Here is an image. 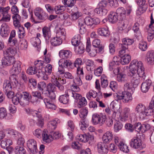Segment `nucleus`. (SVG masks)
Masks as SVG:
<instances>
[{
    "label": "nucleus",
    "mask_w": 154,
    "mask_h": 154,
    "mask_svg": "<svg viewBox=\"0 0 154 154\" xmlns=\"http://www.w3.org/2000/svg\"><path fill=\"white\" fill-rule=\"evenodd\" d=\"M36 116H35L38 118L37 124L39 126L42 127L44 124V119L39 113H38V114H36Z\"/></svg>",
    "instance_id": "obj_58"
},
{
    "label": "nucleus",
    "mask_w": 154,
    "mask_h": 154,
    "mask_svg": "<svg viewBox=\"0 0 154 154\" xmlns=\"http://www.w3.org/2000/svg\"><path fill=\"white\" fill-rule=\"evenodd\" d=\"M59 66L60 67L65 68H68L69 67L71 68L72 64L71 61L69 60L60 59L58 62Z\"/></svg>",
    "instance_id": "obj_23"
},
{
    "label": "nucleus",
    "mask_w": 154,
    "mask_h": 154,
    "mask_svg": "<svg viewBox=\"0 0 154 154\" xmlns=\"http://www.w3.org/2000/svg\"><path fill=\"white\" fill-rule=\"evenodd\" d=\"M16 51L12 47L8 48L5 51H3V55L4 57L12 56L14 55Z\"/></svg>",
    "instance_id": "obj_37"
},
{
    "label": "nucleus",
    "mask_w": 154,
    "mask_h": 154,
    "mask_svg": "<svg viewBox=\"0 0 154 154\" xmlns=\"http://www.w3.org/2000/svg\"><path fill=\"white\" fill-rule=\"evenodd\" d=\"M85 63L86 65V69L88 71H93L94 67V62L91 60L87 59L85 61Z\"/></svg>",
    "instance_id": "obj_38"
},
{
    "label": "nucleus",
    "mask_w": 154,
    "mask_h": 154,
    "mask_svg": "<svg viewBox=\"0 0 154 154\" xmlns=\"http://www.w3.org/2000/svg\"><path fill=\"white\" fill-rule=\"evenodd\" d=\"M84 24L85 23L87 26H91L93 24H97L100 23L99 19L96 18H92L88 17H86L84 19Z\"/></svg>",
    "instance_id": "obj_20"
},
{
    "label": "nucleus",
    "mask_w": 154,
    "mask_h": 154,
    "mask_svg": "<svg viewBox=\"0 0 154 154\" xmlns=\"http://www.w3.org/2000/svg\"><path fill=\"white\" fill-rule=\"evenodd\" d=\"M145 61L146 63L149 65L154 64V51H148L146 55Z\"/></svg>",
    "instance_id": "obj_13"
},
{
    "label": "nucleus",
    "mask_w": 154,
    "mask_h": 154,
    "mask_svg": "<svg viewBox=\"0 0 154 154\" xmlns=\"http://www.w3.org/2000/svg\"><path fill=\"white\" fill-rule=\"evenodd\" d=\"M27 146L31 152L34 153L37 152L36 141L33 139H30L27 143Z\"/></svg>",
    "instance_id": "obj_15"
},
{
    "label": "nucleus",
    "mask_w": 154,
    "mask_h": 154,
    "mask_svg": "<svg viewBox=\"0 0 154 154\" xmlns=\"http://www.w3.org/2000/svg\"><path fill=\"white\" fill-rule=\"evenodd\" d=\"M70 95L66 91L65 94L60 96L59 98L60 102L63 104H67L69 103V97Z\"/></svg>",
    "instance_id": "obj_26"
},
{
    "label": "nucleus",
    "mask_w": 154,
    "mask_h": 154,
    "mask_svg": "<svg viewBox=\"0 0 154 154\" xmlns=\"http://www.w3.org/2000/svg\"><path fill=\"white\" fill-rule=\"evenodd\" d=\"M31 42L32 44L34 46L36 47L38 45L41 43L39 38H32L31 39Z\"/></svg>",
    "instance_id": "obj_63"
},
{
    "label": "nucleus",
    "mask_w": 154,
    "mask_h": 154,
    "mask_svg": "<svg viewBox=\"0 0 154 154\" xmlns=\"http://www.w3.org/2000/svg\"><path fill=\"white\" fill-rule=\"evenodd\" d=\"M97 151L99 154H107L108 146L104 143L100 142L97 144Z\"/></svg>",
    "instance_id": "obj_14"
},
{
    "label": "nucleus",
    "mask_w": 154,
    "mask_h": 154,
    "mask_svg": "<svg viewBox=\"0 0 154 154\" xmlns=\"http://www.w3.org/2000/svg\"><path fill=\"white\" fill-rule=\"evenodd\" d=\"M12 144L10 140L5 139L2 140L1 142V147L3 149L5 148L6 147L9 146Z\"/></svg>",
    "instance_id": "obj_55"
},
{
    "label": "nucleus",
    "mask_w": 154,
    "mask_h": 154,
    "mask_svg": "<svg viewBox=\"0 0 154 154\" xmlns=\"http://www.w3.org/2000/svg\"><path fill=\"white\" fill-rule=\"evenodd\" d=\"M116 79L119 82L124 83L127 81L128 78L126 74L121 73L117 75Z\"/></svg>",
    "instance_id": "obj_40"
},
{
    "label": "nucleus",
    "mask_w": 154,
    "mask_h": 154,
    "mask_svg": "<svg viewBox=\"0 0 154 154\" xmlns=\"http://www.w3.org/2000/svg\"><path fill=\"white\" fill-rule=\"evenodd\" d=\"M66 35L65 30L63 28H59L57 29L56 31V36L59 38H61V39L64 37Z\"/></svg>",
    "instance_id": "obj_41"
},
{
    "label": "nucleus",
    "mask_w": 154,
    "mask_h": 154,
    "mask_svg": "<svg viewBox=\"0 0 154 154\" xmlns=\"http://www.w3.org/2000/svg\"><path fill=\"white\" fill-rule=\"evenodd\" d=\"M43 70L44 68H42V67L41 69H37L36 74L38 78H41L43 79L46 80L48 79V77Z\"/></svg>",
    "instance_id": "obj_30"
},
{
    "label": "nucleus",
    "mask_w": 154,
    "mask_h": 154,
    "mask_svg": "<svg viewBox=\"0 0 154 154\" xmlns=\"http://www.w3.org/2000/svg\"><path fill=\"white\" fill-rule=\"evenodd\" d=\"M43 35L47 43H49V40L51 38V34L50 28L47 26L44 27L42 29Z\"/></svg>",
    "instance_id": "obj_19"
},
{
    "label": "nucleus",
    "mask_w": 154,
    "mask_h": 154,
    "mask_svg": "<svg viewBox=\"0 0 154 154\" xmlns=\"http://www.w3.org/2000/svg\"><path fill=\"white\" fill-rule=\"evenodd\" d=\"M58 120V119H56L50 121L48 124V127L52 130H54L56 128Z\"/></svg>",
    "instance_id": "obj_50"
},
{
    "label": "nucleus",
    "mask_w": 154,
    "mask_h": 154,
    "mask_svg": "<svg viewBox=\"0 0 154 154\" xmlns=\"http://www.w3.org/2000/svg\"><path fill=\"white\" fill-rule=\"evenodd\" d=\"M44 102L48 108L54 110L56 109V106L52 103L51 101L49 100L48 99L45 98L44 99Z\"/></svg>",
    "instance_id": "obj_43"
},
{
    "label": "nucleus",
    "mask_w": 154,
    "mask_h": 154,
    "mask_svg": "<svg viewBox=\"0 0 154 154\" xmlns=\"http://www.w3.org/2000/svg\"><path fill=\"white\" fill-rule=\"evenodd\" d=\"M94 11L101 16H105L107 13V10L106 9L99 7L95 8Z\"/></svg>",
    "instance_id": "obj_44"
},
{
    "label": "nucleus",
    "mask_w": 154,
    "mask_h": 154,
    "mask_svg": "<svg viewBox=\"0 0 154 154\" xmlns=\"http://www.w3.org/2000/svg\"><path fill=\"white\" fill-rule=\"evenodd\" d=\"M136 71V74L137 75L140 77H141L145 79L146 77L145 70L143 65L141 61H138L136 60H132L130 63L129 71L131 70Z\"/></svg>",
    "instance_id": "obj_1"
},
{
    "label": "nucleus",
    "mask_w": 154,
    "mask_h": 154,
    "mask_svg": "<svg viewBox=\"0 0 154 154\" xmlns=\"http://www.w3.org/2000/svg\"><path fill=\"white\" fill-rule=\"evenodd\" d=\"M113 134L112 132L109 131H107L103 135V141L106 143H109L112 140Z\"/></svg>",
    "instance_id": "obj_28"
},
{
    "label": "nucleus",
    "mask_w": 154,
    "mask_h": 154,
    "mask_svg": "<svg viewBox=\"0 0 154 154\" xmlns=\"http://www.w3.org/2000/svg\"><path fill=\"white\" fill-rule=\"evenodd\" d=\"M136 72L132 70L131 72L129 71L128 74V76L131 77V82L134 87L137 86L140 82V77L136 74Z\"/></svg>",
    "instance_id": "obj_11"
},
{
    "label": "nucleus",
    "mask_w": 154,
    "mask_h": 154,
    "mask_svg": "<svg viewBox=\"0 0 154 154\" xmlns=\"http://www.w3.org/2000/svg\"><path fill=\"white\" fill-rule=\"evenodd\" d=\"M116 101H113L110 104L111 108L114 110L118 111V110L120 108V104L118 102V100H116Z\"/></svg>",
    "instance_id": "obj_52"
},
{
    "label": "nucleus",
    "mask_w": 154,
    "mask_h": 154,
    "mask_svg": "<svg viewBox=\"0 0 154 154\" xmlns=\"http://www.w3.org/2000/svg\"><path fill=\"white\" fill-rule=\"evenodd\" d=\"M135 110L139 113L140 118L143 120L147 118V117L149 116L151 110L147 109L145 106L142 103L138 104L136 107Z\"/></svg>",
    "instance_id": "obj_2"
},
{
    "label": "nucleus",
    "mask_w": 154,
    "mask_h": 154,
    "mask_svg": "<svg viewBox=\"0 0 154 154\" xmlns=\"http://www.w3.org/2000/svg\"><path fill=\"white\" fill-rule=\"evenodd\" d=\"M117 15L119 14L120 20H123L125 18L126 11L123 8H118L117 9L116 12Z\"/></svg>",
    "instance_id": "obj_45"
},
{
    "label": "nucleus",
    "mask_w": 154,
    "mask_h": 154,
    "mask_svg": "<svg viewBox=\"0 0 154 154\" xmlns=\"http://www.w3.org/2000/svg\"><path fill=\"white\" fill-rule=\"evenodd\" d=\"M132 93L124 91L122 93H119L117 94L116 99L117 100H123V102L125 103H127L130 100H132Z\"/></svg>",
    "instance_id": "obj_5"
},
{
    "label": "nucleus",
    "mask_w": 154,
    "mask_h": 154,
    "mask_svg": "<svg viewBox=\"0 0 154 154\" xmlns=\"http://www.w3.org/2000/svg\"><path fill=\"white\" fill-rule=\"evenodd\" d=\"M10 9L9 6L6 7H0V14L2 15L3 17L0 20V22L4 21L5 22H9L11 19V16L8 14V12Z\"/></svg>",
    "instance_id": "obj_7"
},
{
    "label": "nucleus",
    "mask_w": 154,
    "mask_h": 154,
    "mask_svg": "<svg viewBox=\"0 0 154 154\" xmlns=\"http://www.w3.org/2000/svg\"><path fill=\"white\" fill-rule=\"evenodd\" d=\"M134 87L132 86V83L129 82L126 83L124 85V91L133 93L134 90Z\"/></svg>",
    "instance_id": "obj_48"
},
{
    "label": "nucleus",
    "mask_w": 154,
    "mask_h": 154,
    "mask_svg": "<svg viewBox=\"0 0 154 154\" xmlns=\"http://www.w3.org/2000/svg\"><path fill=\"white\" fill-rule=\"evenodd\" d=\"M79 86L73 84L70 87L71 89L67 91L68 93L73 98L79 97L78 96H80V95L81 94L79 93L81 91L80 88Z\"/></svg>",
    "instance_id": "obj_9"
},
{
    "label": "nucleus",
    "mask_w": 154,
    "mask_h": 154,
    "mask_svg": "<svg viewBox=\"0 0 154 154\" xmlns=\"http://www.w3.org/2000/svg\"><path fill=\"white\" fill-rule=\"evenodd\" d=\"M120 20H121L119 23V29L120 30H122L127 27L129 22L128 20L125 18Z\"/></svg>",
    "instance_id": "obj_39"
},
{
    "label": "nucleus",
    "mask_w": 154,
    "mask_h": 154,
    "mask_svg": "<svg viewBox=\"0 0 154 154\" xmlns=\"http://www.w3.org/2000/svg\"><path fill=\"white\" fill-rule=\"evenodd\" d=\"M108 18L109 22L114 23L117 21L118 17L116 12H111L108 16Z\"/></svg>",
    "instance_id": "obj_34"
},
{
    "label": "nucleus",
    "mask_w": 154,
    "mask_h": 154,
    "mask_svg": "<svg viewBox=\"0 0 154 154\" xmlns=\"http://www.w3.org/2000/svg\"><path fill=\"white\" fill-rule=\"evenodd\" d=\"M121 63L122 65H125L129 63L131 60V57L128 54L121 56Z\"/></svg>",
    "instance_id": "obj_33"
},
{
    "label": "nucleus",
    "mask_w": 154,
    "mask_h": 154,
    "mask_svg": "<svg viewBox=\"0 0 154 154\" xmlns=\"http://www.w3.org/2000/svg\"><path fill=\"white\" fill-rule=\"evenodd\" d=\"M65 9L66 8L64 6L58 5L55 7L54 12H55L57 14H61L65 10Z\"/></svg>",
    "instance_id": "obj_46"
},
{
    "label": "nucleus",
    "mask_w": 154,
    "mask_h": 154,
    "mask_svg": "<svg viewBox=\"0 0 154 154\" xmlns=\"http://www.w3.org/2000/svg\"><path fill=\"white\" fill-rule=\"evenodd\" d=\"M18 29V37L20 38H23L25 36V31L24 28L21 26L17 27Z\"/></svg>",
    "instance_id": "obj_54"
},
{
    "label": "nucleus",
    "mask_w": 154,
    "mask_h": 154,
    "mask_svg": "<svg viewBox=\"0 0 154 154\" xmlns=\"http://www.w3.org/2000/svg\"><path fill=\"white\" fill-rule=\"evenodd\" d=\"M79 125L80 129L82 131L85 130L86 128L88 126V125L86 123L85 119H82L80 121Z\"/></svg>",
    "instance_id": "obj_57"
},
{
    "label": "nucleus",
    "mask_w": 154,
    "mask_h": 154,
    "mask_svg": "<svg viewBox=\"0 0 154 154\" xmlns=\"http://www.w3.org/2000/svg\"><path fill=\"white\" fill-rule=\"evenodd\" d=\"M78 97L73 98L78 101L77 106L79 108H81L85 106L87 103L85 97H82L81 94Z\"/></svg>",
    "instance_id": "obj_21"
},
{
    "label": "nucleus",
    "mask_w": 154,
    "mask_h": 154,
    "mask_svg": "<svg viewBox=\"0 0 154 154\" xmlns=\"http://www.w3.org/2000/svg\"><path fill=\"white\" fill-rule=\"evenodd\" d=\"M37 68L35 66L30 67L27 69L26 72L29 75H33L36 74Z\"/></svg>",
    "instance_id": "obj_62"
},
{
    "label": "nucleus",
    "mask_w": 154,
    "mask_h": 154,
    "mask_svg": "<svg viewBox=\"0 0 154 154\" xmlns=\"http://www.w3.org/2000/svg\"><path fill=\"white\" fill-rule=\"evenodd\" d=\"M139 24L138 23H136L133 27V30L135 33V36L138 37L141 35V32L139 29Z\"/></svg>",
    "instance_id": "obj_47"
},
{
    "label": "nucleus",
    "mask_w": 154,
    "mask_h": 154,
    "mask_svg": "<svg viewBox=\"0 0 154 154\" xmlns=\"http://www.w3.org/2000/svg\"><path fill=\"white\" fill-rule=\"evenodd\" d=\"M46 85L44 82H39L37 85V88L38 90L40 91H43L44 89L46 87Z\"/></svg>",
    "instance_id": "obj_61"
},
{
    "label": "nucleus",
    "mask_w": 154,
    "mask_h": 154,
    "mask_svg": "<svg viewBox=\"0 0 154 154\" xmlns=\"http://www.w3.org/2000/svg\"><path fill=\"white\" fill-rule=\"evenodd\" d=\"M152 84V82L151 80L149 79L146 80L141 85V91L143 93L147 92L150 88Z\"/></svg>",
    "instance_id": "obj_22"
},
{
    "label": "nucleus",
    "mask_w": 154,
    "mask_h": 154,
    "mask_svg": "<svg viewBox=\"0 0 154 154\" xmlns=\"http://www.w3.org/2000/svg\"><path fill=\"white\" fill-rule=\"evenodd\" d=\"M141 140L137 137H134L131 139L130 142V146L135 149L141 150L143 148Z\"/></svg>",
    "instance_id": "obj_8"
},
{
    "label": "nucleus",
    "mask_w": 154,
    "mask_h": 154,
    "mask_svg": "<svg viewBox=\"0 0 154 154\" xmlns=\"http://www.w3.org/2000/svg\"><path fill=\"white\" fill-rule=\"evenodd\" d=\"M139 48L142 51H145L147 48L146 42H140L139 44Z\"/></svg>",
    "instance_id": "obj_64"
},
{
    "label": "nucleus",
    "mask_w": 154,
    "mask_h": 154,
    "mask_svg": "<svg viewBox=\"0 0 154 154\" xmlns=\"http://www.w3.org/2000/svg\"><path fill=\"white\" fill-rule=\"evenodd\" d=\"M3 88L4 92H7L11 90L13 86L10 81L5 80L3 83Z\"/></svg>",
    "instance_id": "obj_35"
},
{
    "label": "nucleus",
    "mask_w": 154,
    "mask_h": 154,
    "mask_svg": "<svg viewBox=\"0 0 154 154\" xmlns=\"http://www.w3.org/2000/svg\"><path fill=\"white\" fill-rule=\"evenodd\" d=\"M50 42L51 44L54 46H59L62 44V39L61 38H59L57 36L51 37L50 39L49 42Z\"/></svg>",
    "instance_id": "obj_25"
},
{
    "label": "nucleus",
    "mask_w": 154,
    "mask_h": 154,
    "mask_svg": "<svg viewBox=\"0 0 154 154\" xmlns=\"http://www.w3.org/2000/svg\"><path fill=\"white\" fill-rule=\"evenodd\" d=\"M120 150L125 153H128L129 149L128 146L123 142L118 146Z\"/></svg>",
    "instance_id": "obj_56"
},
{
    "label": "nucleus",
    "mask_w": 154,
    "mask_h": 154,
    "mask_svg": "<svg viewBox=\"0 0 154 154\" xmlns=\"http://www.w3.org/2000/svg\"><path fill=\"white\" fill-rule=\"evenodd\" d=\"M75 52L78 54H81L84 51L85 48L84 45L82 43H80L79 45L75 46Z\"/></svg>",
    "instance_id": "obj_51"
},
{
    "label": "nucleus",
    "mask_w": 154,
    "mask_h": 154,
    "mask_svg": "<svg viewBox=\"0 0 154 154\" xmlns=\"http://www.w3.org/2000/svg\"><path fill=\"white\" fill-rule=\"evenodd\" d=\"M13 65V66L10 72L12 75H14L15 74L18 73L20 70L21 63L20 61H16L15 60Z\"/></svg>",
    "instance_id": "obj_16"
},
{
    "label": "nucleus",
    "mask_w": 154,
    "mask_h": 154,
    "mask_svg": "<svg viewBox=\"0 0 154 154\" xmlns=\"http://www.w3.org/2000/svg\"><path fill=\"white\" fill-rule=\"evenodd\" d=\"M12 17L13 20L14 25L15 27H17L21 26L20 23L21 17L19 15H13Z\"/></svg>",
    "instance_id": "obj_32"
},
{
    "label": "nucleus",
    "mask_w": 154,
    "mask_h": 154,
    "mask_svg": "<svg viewBox=\"0 0 154 154\" xmlns=\"http://www.w3.org/2000/svg\"><path fill=\"white\" fill-rule=\"evenodd\" d=\"M7 115V112L6 109L3 107L0 108V119H2Z\"/></svg>",
    "instance_id": "obj_60"
},
{
    "label": "nucleus",
    "mask_w": 154,
    "mask_h": 154,
    "mask_svg": "<svg viewBox=\"0 0 154 154\" xmlns=\"http://www.w3.org/2000/svg\"><path fill=\"white\" fill-rule=\"evenodd\" d=\"M97 93L96 91L91 90L86 94V97L88 100H91L92 97L93 98H95L97 95Z\"/></svg>",
    "instance_id": "obj_49"
},
{
    "label": "nucleus",
    "mask_w": 154,
    "mask_h": 154,
    "mask_svg": "<svg viewBox=\"0 0 154 154\" xmlns=\"http://www.w3.org/2000/svg\"><path fill=\"white\" fill-rule=\"evenodd\" d=\"M98 34L100 36L107 37L110 35L108 28L107 27H100L97 30Z\"/></svg>",
    "instance_id": "obj_24"
},
{
    "label": "nucleus",
    "mask_w": 154,
    "mask_h": 154,
    "mask_svg": "<svg viewBox=\"0 0 154 154\" xmlns=\"http://www.w3.org/2000/svg\"><path fill=\"white\" fill-rule=\"evenodd\" d=\"M80 112V114L79 116L81 119H85V117L86 116L88 113V110L86 107L81 109Z\"/></svg>",
    "instance_id": "obj_59"
},
{
    "label": "nucleus",
    "mask_w": 154,
    "mask_h": 154,
    "mask_svg": "<svg viewBox=\"0 0 154 154\" xmlns=\"http://www.w3.org/2000/svg\"><path fill=\"white\" fill-rule=\"evenodd\" d=\"M122 44L121 45L125 48H128V45H131L134 42L132 39H130L128 38H125L122 39Z\"/></svg>",
    "instance_id": "obj_31"
},
{
    "label": "nucleus",
    "mask_w": 154,
    "mask_h": 154,
    "mask_svg": "<svg viewBox=\"0 0 154 154\" xmlns=\"http://www.w3.org/2000/svg\"><path fill=\"white\" fill-rule=\"evenodd\" d=\"M20 97V104L23 106L28 105L29 103L30 99L32 97L31 95L28 92H23L22 94H18Z\"/></svg>",
    "instance_id": "obj_6"
},
{
    "label": "nucleus",
    "mask_w": 154,
    "mask_h": 154,
    "mask_svg": "<svg viewBox=\"0 0 154 154\" xmlns=\"http://www.w3.org/2000/svg\"><path fill=\"white\" fill-rule=\"evenodd\" d=\"M35 16L40 20H44L47 19L48 15L41 8H37L34 11Z\"/></svg>",
    "instance_id": "obj_12"
},
{
    "label": "nucleus",
    "mask_w": 154,
    "mask_h": 154,
    "mask_svg": "<svg viewBox=\"0 0 154 154\" xmlns=\"http://www.w3.org/2000/svg\"><path fill=\"white\" fill-rule=\"evenodd\" d=\"M14 152L16 154H26V151L23 146H17L15 147Z\"/></svg>",
    "instance_id": "obj_53"
},
{
    "label": "nucleus",
    "mask_w": 154,
    "mask_h": 154,
    "mask_svg": "<svg viewBox=\"0 0 154 154\" xmlns=\"http://www.w3.org/2000/svg\"><path fill=\"white\" fill-rule=\"evenodd\" d=\"M79 26V31L80 33L81 34H84L86 31L85 28V26L84 24V19L80 18L78 21Z\"/></svg>",
    "instance_id": "obj_29"
},
{
    "label": "nucleus",
    "mask_w": 154,
    "mask_h": 154,
    "mask_svg": "<svg viewBox=\"0 0 154 154\" xmlns=\"http://www.w3.org/2000/svg\"><path fill=\"white\" fill-rule=\"evenodd\" d=\"M59 54L62 57L66 58H69L72 56L71 52L69 50H61L60 51Z\"/></svg>",
    "instance_id": "obj_36"
},
{
    "label": "nucleus",
    "mask_w": 154,
    "mask_h": 154,
    "mask_svg": "<svg viewBox=\"0 0 154 154\" xmlns=\"http://www.w3.org/2000/svg\"><path fill=\"white\" fill-rule=\"evenodd\" d=\"M15 60V58L12 56L4 57L2 60V65L0 66V68L3 67L2 65L10 66L13 64Z\"/></svg>",
    "instance_id": "obj_17"
},
{
    "label": "nucleus",
    "mask_w": 154,
    "mask_h": 154,
    "mask_svg": "<svg viewBox=\"0 0 154 154\" xmlns=\"http://www.w3.org/2000/svg\"><path fill=\"white\" fill-rule=\"evenodd\" d=\"M57 88L54 84L49 83L46 86V90L45 92H43L42 94L48 97L51 99L54 100L56 97L55 92Z\"/></svg>",
    "instance_id": "obj_4"
},
{
    "label": "nucleus",
    "mask_w": 154,
    "mask_h": 154,
    "mask_svg": "<svg viewBox=\"0 0 154 154\" xmlns=\"http://www.w3.org/2000/svg\"><path fill=\"white\" fill-rule=\"evenodd\" d=\"M43 140L46 142L49 143L52 141V138L51 135L49 134L48 131L46 129H44L42 133Z\"/></svg>",
    "instance_id": "obj_27"
},
{
    "label": "nucleus",
    "mask_w": 154,
    "mask_h": 154,
    "mask_svg": "<svg viewBox=\"0 0 154 154\" xmlns=\"http://www.w3.org/2000/svg\"><path fill=\"white\" fill-rule=\"evenodd\" d=\"M137 2L139 6V7L137 11V14L140 15L144 12L148 8V5L146 3V0H137Z\"/></svg>",
    "instance_id": "obj_10"
},
{
    "label": "nucleus",
    "mask_w": 154,
    "mask_h": 154,
    "mask_svg": "<svg viewBox=\"0 0 154 154\" xmlns=\"http://www.w3.org/2000/svg\"><path fill=\"white\" fill-rule=\"evenodd\" d=\"M0 34L3 38H5L8 36L9 33V28L6 23H3L1 27Z\"/></svg>",
    "instance_id": "obj_18"
},
{
    "label": "nucleus",
    "mask_w": 154,
    "mask_h": 154,
    "mask_svg": "<svg viewBox=\"0 0 154 154\" xmlns=\"http://www.w3.org/2000/svg\"><path fill=\"white\" fill-rule=\"evenodd\" d=\"M81 38V36L79 34L74 36L71 40L72 45L75 46L78 45L80 43Z\"/></svg>",
    "instance_id": "obj_42"
},
{
    "label": "nucleus",
    "mask_w": 154,
    "mask_h": 154,
    "mask_svg": "<svg viewBox=\"0 0 154 154\" xmlns=\"http://www.w3.org/2000/svg\"><path fill=\"white\" fill-rule=\"evenodd\" d=\"M106 119V115L103 113H94L92 116V122L94 125H103Z\"/></svg>",
    "instance_id": "obj_3"
}]
</instances>
